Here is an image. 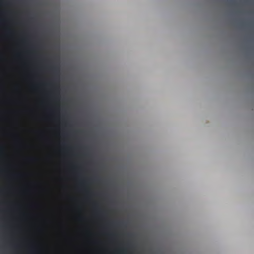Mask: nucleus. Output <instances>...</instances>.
<instances>
[{"label": "nucleus", "mask_w": 254, "mask_h": 254, "mask_svg": "<svg viewBox=\"0 0 254 254\" xmlns=\"http://www.w3.org/2000/svg\"><path fill=\"white\" fill-rule=\"evenodd\" d=\"M50 69L55 73L58 72L59 71V68L55 66H51Z\"/></svg>", "instance_id": "nucleus-1"}, {"label": "nucleus", "mask_w": 254, "mask_h": 254, "mask_svg": "<svg viewBox=\"0 0 254 254\" xmlns=\"http://www.w3.org/2000/svg\"><path fill=\"white\" fill-rule=\"evenodd\" d=\"M55 90L56 91H58L59 92V88H57V87H55Z\"/></svg>", "instance_id": "nucleus-2"}, {"label": "nucleus", "mask_w": 254, "mask_h": 254, "mask_svg": "<svg viewBox=\"0 0 254 254\" xmlns=\"http://www.w3.org/2000/svg\"><path fill=\"white\" fill-rule=\"evenodd\" d=\"M52 85H54V82H53V83H52Z\"/></svg>", "instance_id": "nucleus-3"}]
</instances>
